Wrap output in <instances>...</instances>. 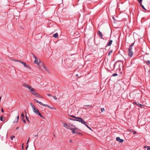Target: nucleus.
Listing matches in <instances>:
<instances>
[{
  "instance_id": "9b49d317",
  "label": "nucleus",
  "mask_w": 150,
  "mask_h": 150,
  "mask_svg": "<svg viewBox=\"0 0 150 150\" xmlns=\"http://www.w3.org/2000/svg\"><path fill=\"white\" fill-rule=\"evenodd\" d=\"M72 130V133L73 134H76L77 133V132L75 131V130H79V129L77 128H75V129H73Z\"/></svg>"
},
{
  "instance_id": "7ed1b4c3",
  "label": "nucleus",
  "mask_w": 150,
  "mask_h": 150,
  "mask_svg": "<svg viewBox=\"0 0 150 150\" xmlns=\"http://www.w3.org/2000/svg\"><path fill=\"white\" fill-rule=\"evenodd\" d=\"M77 119L73 120L79 121L80 122H81V123L83 124L84 125H86V122L84 121L83 119L80 117H77Z\"/></svg>"
},
{
  "instance_id": "39448f33",
  "label": "nucleus",
  "mask_w": 150,
  "mask_h": 150,
  "mask_svg": "<svg viewBox=\"0 0 150 150\" xmlns=\"http://www.w3.org/2000/svg\"><path fill=\"white\" fill-rule=\"evenodd\" d=\"M128 56L131 57H132L133 55V52L132 51V49L128 48Z\"/></svg>"
},
{
  "instance_id": "423d86ee",
  "label": "nucleus",
  "mask_w": 150,
  "mask_h": 150,
  "mask_svg": "<svg viewBox=\"0 0 150 150\" xmlns=\"http://www.w3.org/2000/svg\"><path fill=\"white\" fill-rule=\"evenodd\" d=\"M23 86L24 87L28 89L30 91L33 88L29 85L25 84H23Z\"/></svg>"
},
{
  "instance_id": "7c9ffc66",
  "label": "nucleus",
  "mask_w": 150,
  "mask_h": 150,
  "mask_svg": "<svg viewBox=\"0 0 150 150\" xmlns=\"http://www.w3.org/2000/svg\"><path fill=\"white\" fill-rule=\"evenodd\" d=\"M25 117H26V120H27V121L28 122H29V120L28 119V117L26 115H25Z\"/></svg>"
},
{
  "instance_id": "09e8293b",
  "label": "nucleus",
  "mask_w": 150,
  "mask_h": 150,
  "mask_svg": "<svg viewBox=\"0 0 150 150\" xmlns=\"http://www.w3.org/2000/svg\"><path fill=\"white\" fill-rule=\"evenodd\" d=\"M22 148H23V144L22 145Z\"/></svg>"
},
{
  "instance_id": "1a4fd4ad",
  "label": "nucleus",
  "mask_w": 150,
  "mask_h": 150,
  "mask_svg": "<svg viewBox=\"0 0 150 150\" xmlns=\"http://www.w3.org/2000/svg\"><path fill=\"white\" fill-rule=\"evenodd\" d=\"M21 64H23L25 67L29 69H30V66L27 65L25 63L23 62H21Z\"/></svg>"
},
{
  "instance_id": "393cba45",
  "label": "nucleus",
  "mask_w": 150,
  "mask_h": 150,
  "mask_svg": "<svg viewBox=\"0 0 150 150\" xmlns=\"http://www.w3.org/2000/svg\"><path fill=\"white\" fill-rule=\"evenodd\" d=\"M112 50H111V51H109V52L108 53V55H110L111 53H112Z\"/></svg>"
},
{
  "instance_id": "4be33fe9",
  "label": "nucleus",
  "mask_w": 150,
  "mask_h": 150,
  "mask_svg": "<svg viewBox=\"0 0 150 150\" xmlns=\"http://www.w3.org/2000/svg\"><path fill=\"white\" fill-rule=\"evenodd\" d=\"M140 4L141 6H142V8H143L145 10H146V9L144 8V6L143 5H142V4Z\"/></svg>"
},
{
  "instance_id": "72a5a7b5",
  "label": "nucleus",
  "mask_w": 150,
  "mask_h": 150,
  "mask_svg": "<svg viewBox=\"0 0 150 150\" xmlns=\"http://www.w3.org/2000/svg\"><path fill=\"white\" fill-rule=\"evenodd\" d=\"M22 120H23V122L25 123H26V121L24 119H22Z\"/></svg>"
},
{
  "instance_id": "603ef678",
  "label": "nucleus",
  "mask_w": 150,
  "mask_h": 150,
  "mask_svg": "<svg viewBox=\"0 0 150 150\" xmlns=\"http://www.w3.org/2000/svg\"><path fill=\"white\" fill-rule=\"evenodd\" d=\"M37 136H38V134H37V135H35V136L36 137H37Z\"/></svg>"
},
{
  "instance_id": "a18cd8bd",
  "label": "nucleus",
  "mask_w": 150,
  "mask_h": 150,
  "mask_svg": "<svg viewBox=\"0 0 150 150\" xmlns=\"http://www.w3.org/2000/svg\"><path fill=\"white\" fill-rule=\"evenodd\" d=\"M71 117H74V118H76V117H75L74 116V115H71Z\"/></svg>"
},
{
  "instance_id": "cd10ccee",
  "label": "nucleus",
  "mask_w": 150,
  "mask_h": 150,
  "mask_svg": "<svg viewBox=\"0 0 150 150\" xmlns=\"http://www.w3.org/2000/svg\"><path fill=\"white\" fill-rule=\"evenodd\" d=\"M87 127H88V129H91V128L90 127H89L87 125H86H86H85Z\"/></svg>"
},
{
  "instance_id": "a19ab883",
  "label": "nucleus",
  "mask_w": 150,
  "mask_h": 150,
  "mask_svg": "<svg viewBox=\"0 0 150 150\" xmlns=\"http://www.w3.org/2000/svg\"><path fill=\"white\" fill-rule=\"evenodd\" d=\"M47 95V96H52L50 94H48Z\"/></svg>"
},
{
  "instance_id": "3c124183",
  "label": "nucleus",
  "mask_w": 150,
  "mask_h": 150,
  "mask_svg": "<svg viewBox=\"0 0 150 150\" xmlns=\"http://www.w3.org/2000/svg\"><path fill=\"white\" fill-rule=\"evenodd\" d=\"M1 97H0V102H1Z\"/></svg>"
},
{
  "instance_id": "b1692460",
  "label": "nucleus",
  "mask_w": 150,
  "mask_h": 150,
  "mask_svg": "<svg viewBox=\"0 0 150 150\" xmlns=\"http://www.w3.org/2000/svg\"><path fill=\"white\" fill-rule=\"evenodd\" d=\"M21 117H22V119H24V115L23 112L21 114Z\"/></svg>"
},
{
  "instance_id": "5fc2aeb1",
  "label": "nucleus",
  "mask_w": 150,
  "mask_h": 150,
  "mask_svg": "<svg viewBox=\"0 0 150 150\" xmlns=\"http://www.w3.org/2000/svg\"><path fill=\"white\" fill-rule=\"evenodd\" d=\"M25 113H26V112H25Z\"/></svg>"
},
{
  "instance_id": "e433bc0d",
  "label": "nucleus",
  "mask_w": 150,
  "mask_h": 150,
  "mask_svg": "<svg viewBox=\"0 0 150 150\" xmlns=\"http://www.w3.org/2000/svg\"><path fill=\"white\" fill-rule=\"evenodd\" d=\"M51 109L55 110L56 109V108H54V107H51Z\"/></svg>"
},
{
  "instance_id": "bb28decb",
  "label": "nucleus",
  "mask_w": 150,
  "mask_h": 150,
  "mask_svg": "<svg viewBox=\"0 0 150 150\" xmlns=\"http://www.w3.org/2000/svg\"><path fill=\"white\" fill-rule=\"evenodd\" d=\"M117 74L116 73H115V74H113L112 75V76H117Z\"/></svg>"
},
{
  "instance_id": "f03ea898",
  "label": "nucleus",
  "mask_w": 150,
  "mask_h": 150,
  "mask_svg": "<svg viewBox=\"0 0 150 150\" xmlns=\"http://www.w3.org/2000/svg\"><path fill=\"white\" fill-rule=\"evenodd\" d=\"M33 56L34 58L35 59V61H34V63L37 64L38 66V67L40 70L41 69V66L39 65V64L40 63V61L33 54Z\"/></svg>"
},
{
  "instance_id": "de8ad7c7",
  "label": "nucleus",
  "mask_w": 150,
  "mask_h": 150,
  "mask_svg": "<svg viewBox=\"0 0 150 150\" xmlns=\"http://www.w3.org/2000/svg\"><path fill=\"white\" fill-rule=\"evenodd\" d=\"M70 142H72V140H70Z\"/></svg>"
},
{
  "instance_id": "c85d7f7f",
  "label": "nucleus",
  "mask_w": 150,
  "mask_h": 150,
  "mask_svg": "<svg viewBox=\"0 0 150 150\" xmlns=\"http://www.w3.org/2000/svg\"><path fill=\"white\" fill-rule=\"evenodd\" d=\"M14 137H15V136H12L11 137V140H13V138H14Z\"/></svg>"
},
{
  "instance_id": "f8f14e48",
  "label": "nucleus",
  "mask_w": 150,
  "mask_h": 150,
  "mask_svg": "<svg viewBox=\"0 0 150 150\" xmlns=\"http://www.w3.org/2000/svg\"><path fill=\"white\" fill-rule=\"evenodd\" d=\"M112 42V40H110L109 42L107 44V45L108 46H110L111 45Z\"/></svg>"
},
{
  "instance_id": "20e7f679",
  "label": "nucleus",
  "mask_w": 150,
  "mask_h": 150,
  "mask_svg": "<svg viewBox=\"0 0 150 150\" xmlns=\"http://www.w3.org/2000/svg\"><path fill=\"white\" fill-rule=\"evenodd\" d=\"M41 67H42L43 69L47 72L50 73V71L49 69L46 67L45 65V64L44 63H42L40 65Z\"/></svg>"
},
{
  "instance_id": "864d4df0",
  "label": "nucleus",
  "mask_w": 150,
  "mask_h": 150,
  "mask_svg": "<svg viewBox=\"0 0 150 150\" xmlns=\"http://www.w3.org/2000/svg\"><path fill=\"white\" fill-rule=\"evenodd\" d=\"M76 76H78V74H76Z\"/></svg>"
},
{
  "instance_id": "37998d69",
  "label": "nucleus",
  "mask_w": 150,
  "mask_h": 150,
  "mask_svg": "<svg viewBox=\"0 0 150 150\" xmlns=\"http://www.w3.org/2000/svg\"><path fill=\"white\" fill-rule=\"evenodd\" d=\"M133 133L134 134H135L136 133V131H133Z\"/></svg>"
},
{
  "instance_id": "8fccbe9b",
  "label": "nucleus",
  "mask_w": 150,
  "mask_h": 150,
  "mask_svg": "<svg viewBox=\"0 0 150 150\" xmlns=\"http://www.w3.org/2000/svg\"><path fill=\"white\" fill-rule=\"evenodd\" d=\"M19 127H17L16 128V129H18Z\"/></svg>"
},
{
  "instance_id": "2eb2a0df",
  "label": "nucleus",
  "mask_w": 150,
  "mask_h": 150,
  "mask_svg": "<svg viewBox=\"0 0 150 150\" xmlns=\"http://www.w3.org/2000/svg\"><path fill=\"white\" fill-rule=\"evenodd\" d=\"M67 129L70 130H72L73 128H72V125H70V124H69V126Z\"/></svg>"
},
{
  "instance_id": "0eeeda50",
  "label": "nucleus",
  "mask_w": 150,
  "mask_h": 150,
  "mask_svg": "<svg viewBox=\"0 0 150 150\" xmlns=\"http://www.w3.org/2000/svg\"><path fill=\"white\" fill-rule=\"evenodd\" d=\"M30 92L32 94H33V95H35V93H36V91H35V89L34 88H33L30 91Z\"/></svg>"
},
{
  "instance_id": "aec40b11",
  "label": "nucleus",
  "mask_w": 150,
  "mask_h": 150,
  "mask_svg": "<svg viewBox=\"0 0 150 150\" xmlns=\"http://www.w3.org/2000/svg\"><path fill=\"white\" fill-rule=\"evenodd\" d=\"M134 43H132L131 45H130V46H129V49H132V47L134 45Z\"/></svg>"
},
{
  "instance_id": "4c0bfd02",
  "label": "nucleus",
  "mask_w": 150,
  "mask_h": 150,
  "mask_svg": "<svg viewBox=\"0 0 150 150\" xmlns=\"http://www.w3.org/2000/svg\"><path fill=\"white\" fill-rule=\"evenodd\" d=\"M86 106L87 107H91L92 105H86Z\"/></svg>"
},
{
  "instance_id": "c03bdc74",
  "label": "nucleus",
  "mask_w": 150,
  "mask_h": 150,
  "mask_svg": "<svg viewBox=\"0 0 150 150\" xmlns=\"http://www.w3.org/2000/svg\"><path fill=\"white\" fill-rule=\"evenodd\" d=\"M1 112H4V110L3 109H2L1 110Z\"/></svg>"
},
{
  "instance_id": "6e6552de",
  "label": "nucleus",
  "mask_w": 150,
  "mask_h": 150,
  "mask_svg": "<svg viewBox=\"0 0 150 150\" xmlns=\"http://www.w3.org/2000/svg\"><path fill=\"white\" fill-rule=\"evenodd\" d=\"M63 124V126L65 128L67 129L69 126V124H68L67 123L65 122H62Z\"/></svg>"
},
{
  "instance_id": "2f4dec72",
  "label": "nucleus",
  "mask_w": 150,
  "mask_h": 150,
  "mask_svg": "<svg viewBox=\"0 0 150 150\" xmlns=\"http://www.w3.org/2000/svg\"><path fill=\"white\" fill-rule=\"evenodd\" d=\"M52 97L55 100H57V98L56 97L54 96H52Z\"/></svg>"
},
{
  "instance_id": "412c9836",
  "label": "nucleus",
  "mask_w": 150,
  "mask_h": 150,
  "mask_svg": "<svg viewBox=\"0 0 150 150\" xmlns=\"http://www.w3.org/2000/svg\"><path fill=\"white\" fill-rule=\"evenodd\" d=\"M40 105H42L43 106H45V107H47V105H47V104H43L42 102H41V103L40 104Z\"/></svg>"
},
{
  "instance_id": "473e14b6",
  "label": "nucleus",
  "mask_w": 150,
  "mask_h": 150,
  "mask_svg": "<svg viewBox=\"0 0 150 150\" xmlns=\"http://www.w3.org/2000/svg\"><path fill=\"white\" fill-rule=\"evenodd\" d=\"M0 120L1 121H3V117L2 116H1Z\"/></svg>"
},
{
  "instance_id": "4468645a",
  "label": "nucleus",
  "mask_w": 150,
  "mask_h": 150,
  "mask_svg": "<svg viewBox=\"0 0 150 150\" xmlns=\"http://www.w3.org/2000/svg\"><path fill=\"white\" fill-rule=\"evenodd\" d=\"M53 37H54V38H58V34L57 33H56L55 34H53Z\"/></svg>"
},
{
  "instance_id": "6ab92c4d",
  "label": "nucleus",
  "mask_w": 150,
  "mask_h": 150,
  "mask_svg": "<svg viewBox=\"0 0 150 150\" xmlns=\"http://www.w3.org/2000/svg\"><path fill=\"white\" fill-rule=\"evenodd\" d=\"M137 105H138L141 108H142L143 107H144V105H142L139 103H138Z\"/></svg>"
},
{
  "instance_id": "a211bd4d",
  "label": "nucleus",
  "mask_w": 150,
  "mask_h": 150,
  "mask_svg": "<svg viewBox=\"0 0 150 150\" xmlns=\"http://www.w3.org/2000/svg\"><path fill=\"white\" fill-rule=\"evenodd\" d=\"M98 32H99V35L100 37H101V38H102L103 35H102V33L100 32V30H98Z\"/></svg>"
},
{
  "instance_id": "5701e85b",
  "label": "nucleus",
  "mask_w": 150,
  "mask_h": 150,
  "mask_svg": "<svg viewBox=\"0 0 150 150\" xmlns=\"http://www.w3.org/2000/svg\"><path fill=\"white\" fill-rule=\"evenodd\" d=\"M19 117V116L18 115L17 117V118L16 121L14 122H18V121Z\"/></svg>"
},
{
  "instance_id": "ddd939ff",
  "label": "nucleus",
  "mask_w": 150,
  "mask_h": 150,
  "mask_svg": "<svg viewBox=\"0 0 150 150\" xmlns=\"http://www.w3.org/2000/svg\"><path fill=\"white\" fill-rule=\"evenodd\" d=\"M34 96H35L37 97L40 98H42V97L41 96L40 94H38L37 93H35Z\"/></svg>"
},
{
  "instance_id": "58836bf2",
  "label": "nucleus",
  "mask_w": 150,
  "mask_h": 150,
  "mask_svg": "<svg viewBox=\"0 0 150 150\" xmlns=\"http://www.w3.org/2000/svg\"><path fill=\"white\" fill-rule=\"evenodd\" d=\"M47 107H48L49 108H50V109H51V107H50V106L49 105H47Z\"/></svg>"
},
{
  "instance_id": "a878e982",
  "label": "nucleus",
  "mask_w": 150,
  "mask_h": 150,
  "mask_svg": "<svg viewBox=\"0 0 150 150\" xmlns=\"http://www.w3.org/2000/svg\"><path fill=\"white\" fill-rule=\"evenodd\" d=\"M138 1L139 2V3H140V4H142V0H138Z\"/></svg>"
},
{
  "instance_id": "9d476101",
  "label": "nucleus",
  "mask_w": 150,
  "mask_h": 150,
  "mask_svg": "<svg viewBox=\"0 0 150 150\" xmlns=\"http://www.w3.org/2000/svg\"><path fill=\"white\" fill-rule=\"evenodd\" d=\"M116 140L118 142H119L120 143L122 142L124 140L122 139H121L119 137H117L116 138Z\"/></svg>"
},
{
  "instance_id": "f257e3e1",
  "label": "nucleus",
  "mask_w": 150,
  "mask_h": 150,
  "mask_svg": "<svg viewBox=\"0 0 150 150\" xmlns=\"http://www.w3.org/2000/svg\"><path fill=\"white\" fill-rule=\"evenodd\" d=\"M30 104L32 108L33 111V112L36 114L38 115L43 119H44V117L41 114V113L36 108L34 105L31 103H30Z\"/></svg>"
},
{
  "instance_id": "f704fd0d",
  "label": "nucleus",
  "mask_w": 150,
  "mask_h": 150,
  "mask_svg": "<svg viewBox=\"0 0 150 150\" xmlns=\"http://www.w3.org/2000/svg\"><path fill=\"white\" fill-rule=\"evenodd\" d=\"M104 110V109L103 108H101V111L102 112H103Z\"/></svg>"
},
{
  "instance_id": "ea45409f",
  "label": "nucleus",
  "mask_w": 150,
  "mask_h": 150,
  "mask_svg": "<svg viewBox=\"0 0 150 150\" xmlns=\"http://www.w3.org/2000/svg\"><path fill=\"white\" fill-rule=\"evenodd\" d=\"M29 139H30V138H29V139H28V141H27V144H28V142H29Z\"/></svg>"
},
{
  "instance_id": "f3484780",
  "label": "nucleus",
  "mask_w": 150,
  "mask_h": 150,
  "mask_svg": "<svg viewBox=\"0 0 150 150\" xmlns=\"http://www.w3.org/2000/svg\"><path fill=\"white\" fill-rule=\"evenodd\" d=\"M144 148H146L147 150H150V147L148 146H144Z\"/></svg>"
},
{
  "instance_id": "c9c22d12",
  "label": "nucleus",
  "mask_w": 150,
  "mask_h": 150,
  "mask_svg": "<svg viewBox=\"0 0 150 150\" xmlns=\"http://www.w3.org/2000/svg\"><path fill=\"white\" fill-rule=\"evenodd\" d=\"M147 63H148L149 65L150 66V61L149 60L147 61Z\"/></svg>"
},
{
  "instance_id": "79ce46f5",
  "label": "nucleus",
  "mask_w": 150,
  "mask_h": 150,
  "mask_svg": "<svg viewBox=\"0 0 150 150\" xmlns=\"http://www.w3.org/2000/svg\"><path fill=\"white\" fill-rule=\"evenodd\" d=\"M133 104H136V105H137V104H137V103L136 102H134L133 103Z\"/></svg>"
},
{
  "instance_id": "c756f323",
  "label": "nucleus",
  "mask_w": 150,
  "mask_h": 150,
  "mask_svg": "<svg viewBox=\"0 0 150 150\" xmlns=\"http://www.w3.org/2000/svg\"><path fill=\"white\" fill-rule=\"evenodd\" d=\"M15 61H16V62H19L20 63H21V62H23L21 61L20 60H15Z\"/></svg>"
},
{
  "instance_id": "dca6fc26",
  "label": "nucleus",
  "mask_w": 150,
  "mask_h": 150,
  "mask_svg": "<svg viewBox=\"0 0 150 150\" xmlns=\"http://www.w3.org/2000/svg\"><path fill=\"white\" fill-rule=\"evenodd\" d=\"M33 100L35 101V102H36V103H39L40 104L41 103V102L38 101L36 99H34Z\"/></svg>"
},
{
  "instance_id": "49530a36",
  "label": "nucleus",
  "mask_w": 150,
  "mask_h": 150,
  "mask_svg": "<svg viewBox=\"0 0 150 150\" xmlns=\"http://www.w3.org/2000/svg\"><path fill=\"white\" fill-rule=\"evenodd\" d=\"M28 145H27V146H26V149H27V148H28Z\"/></svg>"
}]
</instances>
